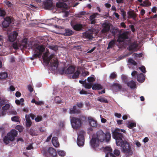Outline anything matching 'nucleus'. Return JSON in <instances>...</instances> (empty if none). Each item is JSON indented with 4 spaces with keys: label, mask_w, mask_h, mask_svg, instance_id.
<instances>
[{
    "label": "nucleus",
    "mask_w": 157,
    "mask_h": 157,
    "mask_svg": "<svg viewBox=\"0 0 157 157\" xmlns=\"http://www.w3.org/2000/svg\"><path fill=\"white\" fill-rule=\"evenodd\" d=\"M120 129H116L112 132L113 138L116 140L117 145L121 147L122 152L125 154L126 157L132 156L133 154L131 144L129 142L123 140L124 139V135L120 133Z\"/></svg>",
    "instance_id": "obj_1"
},
{
    "label": "nucleus",
    "mask_w": 157,
    "mask_h": 157,
    "mask_svg": "<svg viewBox=\"0 0 157 157\" xmlns=\"http://www.w3.org/2000/svg\"><path fill=\"white\" fill-rule=\"evenodd\" d=\"M111 138V134L109 132L105 133L101 130H99L96 133V135L93 136L90 140V143L92 147L95 150L98 151L101 148L98 147L99 142H102L105 140L106 142L109 141Z\"/></svg>",
    "instance_id": "obj_2"
},
{
    "label": "nucleus",
    "mask_w": 157,
    "mask_h": 157,
    "mask_svg": "<svg viewBox=\"0 0 157 157\" xmlns=\"http://www.w3.org/2000/svg\"><path fill=\"white\" fill-rule=\"evenodd\" d=\"M17 135V132L15 129L12 130L10 132L7 134L6 136L4 137V142L6 144H9L10 142L13 141L14 140L15 137Z\"/></svg>",
    "instance_id": "obj_3"
},
{
    "label": "nucleus",
    "mask_w": 157,
    "mask_h": 157,
    "mask_svg": "<svg viewBox=\"0 0 157 157\" xmlns=\"http://www.w3.org/2000/svg\"><path fill=\"white\" fill-rule=\"evenodd\" d=\"M71 122L72 128L76 130H78L81 127L82 122L80 118L73 117L71 119Z\"/></svg>",
    "instance_id": "obj_4"
},
{
    "label": "nucleus",
    "mask_w": 157,
    "mask_h": 157,
    "mask_svg": "<svg viewBox=\"0 0 157 157\" xmlns=\"http://www.w3.org/2000/svg\"><path fill=\"white\" fill-rule=\"evenodd\" d=\"M85 133V132L83 130L80 131L77 133L78 136L77 139V144L79 146H82L84 144V135Z\"/></svg>",
    "instance_id": "obj_5"
},
{
    "label": "nucleus",
    "mask_w": 157,
    "mask_h": 157,
    "mask_svg": "<svg viewBox=\"0 0 157 157\" xmlns=\"http://www.w3.org/2000/svg\"><path fill=\"white\" fill-rule=\"evenodd\" d=\"M44 50L45 48L43 46L38 45L35 49L36 53L33 55V56L35 58H39Z\"/></svg>",
    "instance_id": "obj_6"
},
{
    "label": "nucleus",
    "mask_w": 157,
    "mask_h": 157,
    "mask_svg": "<svg viewBox=\"0 0 157 157\" xmlns=\"http://www.w3.org/2000/svg\"><path fill=\"white\" fill-rule=\"evenodd\" d=\"M129 32L128 31H125L119 35L118 36L117 41L119 43L124 42L125 40L128 38Z\"/></svg>",
    "instance_id": "obj_7"
},
{
    "label": "nucleus",
    "mask_w": 157,
    "mask_h": 157,
    "mask_svg": "<svg viewBox=\"0 0 157 157\" xmlns=\"http://www.w3.org/2000/svg\"><path fill=\"white\" fill-rule=\"evenodd\" d=\"M43 5L45 10H52L54 8L53 3L51 0H45L43 2Z\"/></svg>",
    "instance_id": "obj_8"
},
{
    "label": "nucleus",
    "mask_w": 157,
    "mask_h": 157,
    "mask_svg": "<svg viewBox=\"0 0 157 157\" xmlns=\"http://www.w3.org/2000/svg\"><path fill=\"white\" fill-rule=\"evenodd\" d=\"M93 32L91 30L87 31L83 33L84 38L88 39L89 40H92L93 38Z\"/></svg>",
    "instance_id": "obj_9"
},
{
    "label": "nucleus",
    "mask_w": 157,
    "mask_h": 157,
    "mask_svg": "<svg viewBox=\"0 0 157 157\" xmlns=\"http://www.w3.org/2000/svg\"><path fill=\"white\" fill-rule=\"evenodd\" d=\"M18 35V34L15 31L11 32L8 36V39L10 41L13 42L14 41Z\"/></svg>",
    "instance_id": "obj_10"
},
{
    "label": "nucleus",
    "mask_w": 157,
    "mask_h": 157,
    "mask_svg": "<svg viewBox=\"0 0 157 157\" xmlns=\"http://www.w3.org/2000/svg\"><path fill=\"white\" fill-rule=\"evenodd\" d=\"M128 18V19L132 18L135 20L137 17V14L135 13L133 10H130L127 12Z\"/></svg>",
    "instance_id": "obj_11"
},
{
    "label": "nucleus",
    "mask_w": 157,
    "mask_h": 157,
    "mask_svg": "<svg viewBox=\"0 0 157 157\" xmlns=\"http://www.w3.org/2000/svg\"><path fill=\"white\" fill-rule=\"evenodd\" d=\"M103 29L101 32L103 33H107L110 29V27L109 25L106 23H103L102 25Z\"/></svg>",
    "instance_id": "obj_12"
},
{
    "label": "nucleus",
    "mask_w": 157,
    "mask_h": 157,
    "mask_svg": "<svg viewBox=\"0 0 157 157\" xmlns=\"http://www.w3.org/2000/svg\"><path fill=\"white\" fill-rule=\"evenodd\" d=\"M76 106L74 105L73 108L70 109L69 113L70 114H78L81 113V111L79 109H77Z\"/></svg>",
    "instance_id": "obj_13"
},
{
    "label": "nucleus",
    "mask_w": 157,
    "mask_h": 157,
    "mask_svg": "<svg viewBox=\"0 0 157 157\" xmlns=\"http://www.w3.org/2000/svg\"><path fill=\"white\" fill-rule=\"evenodd\" d=\"M112 87L114 91L117 92L121 89L122 86L120 84L117 83H114L112 86Z\"/></svg>",
    "instance_id": "obj_14"
},
{
    "label": "nucleus",
    "mask_w": 157,
    "mask_h": 157,
    "mask_svg": "<svg viewBox=\"0 0 157 157\" xmlns=\"http://www.w3.org/2000/svg\"><path fill=\"white\" fill-rule=\"evenodd\" d=\"M71 25L73 29L76 31L80 30L83 28V25L81 24H76L75 25H73L72 22H71Z\"/></svg>",
    "instance_id": "obj_15"
},
{
    "label": "nucleus",
    "mask_w": 157,
    "mask_h": 157,
    "mask_svg": "<svg viewBox=\"0 0 157 157\" xmlns=\"http://www.w3.org/2000/svg\"><path fill=\"white\" fill-rule=\"evenodd\" d=\"M75 68L72 66L68 67L65 71V73L66 74H73L75 72Z\"/></svg>",
    "instance_id": "obj_16"
},
{
    "label": "nucleus",
    "mask_w": 157,
    "mask_h": 157,
    "mask_svg": "<svg viewBox=\"0 0 157 157\" xmlns=\"http://www.w3.org/2000/svg\"><path fill=\"white\" fill-rule=\"evenodd\" d=\"M89 124L93 127H96L97 125V121L91 117H88Z\"/></svg>",
    "instance_id": "obj_17"
},
{
    "label": "nucleus",
    "mask_w": 157,
    "mask_h": 157,
    "mask_svg": "<svg viewBox=\"0 0 157 157\" xmlns=\"http://www.w3.org/2000/svg\"><path fill=\"white\" fill-rule=\"evenodd\" d=\"M67 6L66 3L61 2H57L56 4V8H65Z\"/></svg>",
    "instance_id": "obj_18"
},
{
    "label": "nucleus",
    "mask_w": 157,
    "mask_h": 157,
    "mask_svg": "<svg viewBox=\"0 0 157 157\" xmlns=\"http://www.w3.org/2000/svg\"><path fill=\"white\" fill-rule=\"evenodd\" d=\"M59 63V62L57 59H53L51 61L50 63L51 67H54L56 69L58 67Z\"/></svg>",
    "instance_id": "obj_19"
},
{
    "label": "nucleus",
    "mask_w": 157,
    "mask_h": 157,
    "mask_svg": "<svg viewBox=\"0 0 157 157\" xmlns=\"http://www.w3.org/2000/svg\"><path fill=\"white\" fill-rule=\"evenodd\" d=\"M52 144L54 147H59V144L58 141L57 137H53L52 138Z\"/></svg>",
    "instance_id": "obj_20"
},
{
    "label": "nucleus",
    "mask_w": 157,
    "mask_h": 157,
    "mask_svg": "<svg viewBox=\"0 0 157 157\" xmlns=\"http://www.w3.org/2000/svg\"><path fill=\"white\" fill-rule=\"evenodd\" d=\"M74 34L73 31L69 29H65V33H62V35L64 36H70Z\"/></svg>",
    "instance_id": "obj_21"
},
{
    "label": "nucleus",
    "mask_w": 157,
    "mask_h": 157,
    "mask_svg": "<svg viewBox=\"0 0 157 157\" xmlns=\"http://www.w3.org/2000/svg\"><path fill=\"white\" fill-rule=\"evenodd\" d=\"M116 41V40H111L108 44L107 49L113 48L115 46Z\"/></svg>",
    "instance_id": "obj_22"
},
{
    "label": "nucleus",
    "mask_w": 157,
    "mask_h": 157,
    "mask_svg": "<svg viewBox=\"0 0 157 157\" xmlns=\"http://www.w3.org/2000/svg\"><path fill=\"white\" fill-rule=\"evenodd\" d=\"M49 153L51 157H56L57 156L56 152L53 148L50 147L49 148Z\"/></svg>",
    "instance_id": "obj_23"
},
{
    "label": "nucleus",
    "mask_w": 157,
    "mask_h": 157,
    "mask_svg": "<svg viewBox=\"0 0 157 157\" xmlns=\"http://www.w3.org/2000/svg\"><path fill=\"white\" fill-rule=\"evenodd\" d=\"M103 89V86L100 84L95 83L93 85L92 89L93 90H98Z\"/></svg>",
    "instance_id": "obj_24"
},
{
    "label": "nucleus",
    "mask_w": 157,
    "mask_h": 157,
    "mask_svg": "<svg viewBox=\"0 0 157 157\" xmlns=\"http://www.w3.org/2000/svg\"><path fill=\"white\" fill-rule=\"evenodd\" d=\"M137 79L138 82H142L145 79V77L143 74L140 73L137 75Z\"/></svg>",
    "instance_id": "obj_25"
},
{
    "label": "nucleus",
    "mask_w": 157,
    "mask_h": 157,
    "mask_svg": "<svg viewBox=\"0 0 157 157\" xmlns=\"http://www.w3.org/2000/svg\"><path fill=\"white\" fill-rule=\"evenodd\" d=\"M29 133L30 134L33 136H37L39 133V131L30 128L29 131Z\"/></svg>",
    "instance_id": "obj_26"
},
{
    "label": "nucleus",
    "mask_w": 157,
    "mask_h": 157,
    "mask_svg": "<svg viewBox=\"0 0 157 157\" xmlns=\"http://www.w3.org/2000/svg\"><path fill=\"white\" fill-rule=\"evenodd\" d=\"M138 45L135 42L132 43L130 44L129 46V51H132L136 49Z\"/></svg>",
    "instance_id": "obj_27"
},
{
    "label": "nucleus",
    "mask_w": 157,
    "mask_h": 157,
    "mask_svg": "<svg viewBox=\"0 0 157 157\" xmlns=\"http://www.w3.org/2000/svg\"><path fill=\"white\" fill-rule=\"evenodd\" d=\"M127 84L128 86L130 87L131 89H134L136 86L135 82L133 80L127 82Z\"/></svg>",
    "instance_id": "obj_28"
},
{
    "label": "nucleus",
    "mask_w": 157,
    "mask_h": 157,
    "mask_svg": "<svg viewBox=\"0 0 157 157\" xmlns=\"http://www.w3.org/2000/svg\"><path fill=\"white\" fill-rule=\"evenodd\" d=\"M151 2L148 0H145L143 2V3H141L140 6L143 7H148L151 5Z\"/></svg>",
    "instance_id": "obj_29"
},
{
    "label": "nucleus",
    "mask_w": 157,
    "mask_h": 157,
    "mask_svg": "<svg viewBox=\"0 0 157 157\" xmlns=\"http://www.w3.org/2000/svg\"><path fill=\"white\" fill-rule=\"evenodd\" d=\"M8 77V74L6 72H3L0 73V79H4Z\"/></svg>",
    "instance_id": "obj_30"
},
{
    "label": "nucleus",
    "mask_w": 157,
    "mask_h": 157,
    "mask_svg": "<svg viewBox=\"0 0 157 157\" xmlns=\"http://www.w3.org/2000/svg\"><path fill=\"white\" fill-rule=\"evenodd\" d=\"M97 100L98 101L103 103H108L109 102L108 100L104 97H98L97 98Z\"/></svg>",
    "instance_id": "obj_31"
},
{
    "label": "nucleus",
    "mask_w": 157,
    "mask_h": 157,
    "mask_svg": "<svg viewBox=\"0 0 157 157\" xmlns=\"http://www.w3.org/2000/svg\"><path fill=\"white\" fill-rule=\"evenodd\" d=\"M80 74V72L78 70L76 71L75 72L73 73L72 76V78L73 79L77 78H78L79 75Z\"/></svg>",
    "instance_id": "obj_32"
},
{
    "label": "nucleus",
    "mask_w": 157,
    "mask_h": 157,
    "mask_svg": "<svg viewBox=\"0 0 157 157\" xmlns=\"http://www.w3.org/2000/svg\"><path fill=\"white\" fill-rule=\"evenodd\" d=\"M136 123L130 122H128V127L130 129H132L133 127H136Z\"/></svg>",
    "instance_id": "obj_33"
},
{
    "label": "nucleus",
    "mask_w": 157,
    "mask_h": 157,
    "mask_svg": "<svg viewBox=\"0 0 157 157\" xmlns=\"http://www.w3.org/2000/svg\"><path fill=\"white\" fill-rule=\"evenodd\" d=\"M87 81L89 82H93L95 81L94 75H92L91 76L87 78Z\"/></svg>",
    "instance_id": "obj_34"
},
{
    "label": "nucleus",
    "mask_w": 157,
    "mask_h": 157,
    "mask_svg": "<svg viewBox=\"0 0 157 157\" xmlns=\"http://www.w3.org/2000/svg\"><path fill=\"white\" fill-rule=\"evenodd\" d=\"M128 62L135 66L137 65V63L132 59L129 58L128 60Z\"/></svg>",
    "instance_id": "obj_35"
},
{
    "label": "nucleus",
    "mask_w": 157,
    "mask_h": 157,
    "mask_svg": "<svg viewBox=\"0 0 157 157\" xmlns=\"http://www.w3.org/2000/svg\"><path fill=\"white\" fill-rule=\"evenodd\" d=\"M120 11L121 12V14L122 15V16L123 17V19L124 20H126V12L123 9L121 10Z\"/></svg>",
    "instance_id": "obj_36"
},
{
    "label": "nucleus",
    "mask_w": 157,
    "mask_h": 157,
    "mask_svg": "<svg viewBox=\"0 0 157 157\" xmlns=\"http://www.w3.org/2000/svg\"><path fill=\"white\" fill-rule=\"evenodd\" d=\"M11 120L12 121L17 122H20L19 117L18 116H14L11 118Z\"/></svg>",
    "instance_id": "obj_37"
},
{
    "label": "nucleus",
    "mask_w": 157,
    "mask_h": 157,
    "mask_svg": "<svg viewBox=\"0 0 157 157\" xmlns=\"http://www.w3.org/2000/svg\"><path fill=\"white\" fill-rule=\"evenodd\" d=\"M43 155L46 157H50V153H49V149L47 150H44L43 151Z\"/></svg>",
    "instance_id": "obj_38"
},
{
    "label": "nucleus",
    "mask_w": 157,
    "mask_h": 157,
    "mask_svg": "<svg viewBox=\"0 0 157 157\" xmlns=\"http://www.w3.org/2000/svg\"><path fill=\"white\" fill-rule=\"evenodd\" d=\"M15 128L18 130L20 132H21L23 131L24 128L22 126L17 125L15 127Z\"/></svg>",
    "instance_id": "obj_39"
},
{
    "label": "nucleus",
    "mask_w": 157,
    "mask_h": 157,
    "mask_svg": "<svg viewBox=\"0 0 157 157\" xmlns=\"http://www.w3.org/2000/svg\"><path fill=\"white\" fill-rule=\"evenodd\" d=\"M109 77L111 79H114L117 77V75L115 72H112L110 75Z\"/></svg>",
    "instance_id": "obj_40"
},
{
    "label": "nucleus",
    "mask_w": 157,
    "mask_h": 157,
    "mask_svg": "<svg viewBox=\"0 0 157 157\" xmlns=\"http://www.w3.org/2000/svg\"><path fill=\"white\" fill-rule=\"evenodd\" d=\"M86 89H90L92 87L93 85L91 83H85L84 85Z\"/></svg>",
    "instance_id": "obj_41"
},
{
    "label": "nucleus",
    "mask_w": 157,
    "mask_h": 157,
    "mask_svg": "<svg viewBox=\"0 0 157 157\" xmlns=\"http://www.w3.org/2000/svg\"><path fill=\"white\" fill-rule=\"evenodd\" d=\"M99 14L98 13H94L90 16V20H95V18Z\"/></svg>",
    "instance_id": "obj_42"
},
{
    "label": "nucleus",
    "mask_w": 157,
    "mask_h": 157,
    "mask_svg": "<svg viewBox=\"0 0 157 157\" xmlns=\"http://www.w3.org/2000/svg\"><path fill=\"white\" fill-rule=\"evenodd\" d=\"M43 119L42 117L41 116H38L35 118L36 122H39L42 120Z\"/></svg>",
    "instance_id": "obj_43"
},
{
    "label": "nucleus",
    "mask_w": 157,
    "mask_h": 157,
    "mask_svg": "<svg viewBox=\"0 0 157 157\" xmlns=\"http://www.w3.org/2000/svg\"><path fill=\"white\" fill-rule=\"evenodd\" d=\"M8 22H7L6 21H4L2 23V25L3 27L5 28H7L9 25H10V24L8 23Z\"/></svg>",
    "instance_id": "obj_44"
},
{
    "label": "nucleus",
    "mask_w": 157,
    "mask_h": 157,
    "mask_svg": "<svg viewBox=\"0 0 157 157\" xmlns=\"http://www.w3.org/2000/svg\"><path fill=\"white\" fill-rule=\"evenodd\" d=\"M55 101L56 103H61V99L59 96H57L55 99Z\"/></svg>",
    "instance_id": "obj_45"
},
{
    "label": "nucleus",
    "mask_w": 157,
    "mask_h": 157,
    "mask_svg": "<svg viewBox=\"0 0 157 157\" xmlns=\"http://www.w3.org/2000/svg\"><path fill=\"white\" fill-rule=\"evenodd\" d=\"M10 105L9 104H6L4 106L2 107V110H8L10 107Z\"/></svg>",
    "instance_id": "obj_46"
},
{
    "label": "nucleus",
    "mask_w": 157,
    "mask_h": 157,
    "mask_svg": "<svg viewBox=\"0 0 157 157\" xmlns=\"http://www.w3.org/2000/svg\"><path fill=\"white\" fill-rule=\"evenodd\" d=\"M58 153L59 155L63 157L65 155V152L62 150L58 151Z\"/></svg>",
    "instance_id": "obj_47"
},
{
    "label": "nucleus",
    "mask_w": 157,
    "mask_h": 157,
    "mask_svg": "<svg viewBox=\"0 0 157 157\" xmlns=\"http://www.w3.org/2000/svg\"><path fill=\"white\" fill-rule=\"evenodd\" d=\"M104 150L105 151H108V152L111 153L112 152V149L111 147H105L104 148Z\"/></svg>",
    "instance_id": "obj_48"
},
{
    "label": "nucleus",
    "mask_w": 157,
    "mask_h": 157,
    "mask_svg": "<svg viewBox=\"0 0 157 157\" xmlns=\"http://www.w3.org/2000/svg\"><path fill=\"white\" fill-rule=\"evenodd\" d=\"M6 14V13L4 10L0 9V16L4 17Z\"/></svg>",
    "instance_id": "obj_49"
},
{
    "label": "nucleus",
    "mask_w": 157,
    "mask_h": 157,
    "mask_svg": "<svg viewBox=\"0 0 157 157\" xmlns=\"http://www.w3.org/2000/svg\"><path fill=\"white\" fill-rule=\"evenodd\" d=\"M9 115H17V113L16 111L15 110H11L9 111L8 113Z\"/></svg>",
    "instance_id": "obj_50"
},
{
    "label": "nucleus",
    "mask_w": 157,
    "mask_h": 157,
    "mask_svg": "<svg viewBox=\"0 0 157 157\" xmlns=\"http://www.w3.org/2000/svg\"><path fill=\"white\" fill-rule=\"evenodd\" d=\"M32 124V122L31 120L26 121V125L27 127H28V128L30 127V126H31Z\"/></svg>",
    "instance_id": "obj_51"
},
{
    "label": "nucleus",
    "mask_w": 157,
    "mask_h": 157,
    "mask_svg": "<svg viewBox=\"0 0 157 157\" xmlns=\"http://www.w3.org/2000/svg\"><path fill=\"white\" fill-rule=\"evenodd\" d=\"M65 68H62L59 70V72L60 74L62 75L65 73Z\"/></svg>",
    "instance_id": "obj_52"
},
{
    "label": "nucleus",
    "mask_w": 157,
    "mask_h": 157,
    "mask_svg": "<svg viewBox=\"0 0 157 157\" xmlns=\"http://www.w3.org/2000/svg\"><path fill=\"white\" fill-rule=\"evenodd\" d=\"M43 60L44 62L47 65H48L50 61L48 58H44Z\"/></svg>",
    "instance_id": "obj_53"
},
{
    "label": "nucleus",
    "mask_w": 157,
    "mask_h": 157,
    "mask_svg": "<svg viewBox=\"0 0 157 157\" xmlns=\"http://www.w3.org/2000/svg\"><path fill=\"white\" fill-rule=\"evenodd\" d=\"M86 14V12L83 11H81L80 12H79L77 14V15H78V17H81V16L84 15H85Z\"/></svg>",
    "instance_id": "obj_54"
},
{
    "label": "nucleus",
    "mask_w": 157,
    "mask_h": 157,
    "mask_svg": "<svg viewBox=\"0 0 157 157\" xmlns=\"http://www.w3.org/2000/svg\"><path fill=\"white\" fill-rule=\"evenodd\" d=\"M114 153L117 156H118L120 155V152L119 150L117 149H115L114 151Z\"/></svg>",
    "instance_id": "obj_55"
},
{
    "label": "nucleus",
    "mask_w": 157,
    "mask_h": 157,
    "mask_svg": "<svg viewBox=\"0 0 157 157\" xmlns=\"http://www.w3.org/2000/svg\"><path fill=\"white\" fill-rule=\"evenodd\" d=\"M139 68L143 73H145L146 72V70L145 67L144 66H142L140 67H139Z\"/></svg>",
    "instance_id": "obj_56"
},
{
    "label": "nucleus",
    "mask_w": 157,
    "mask_h": 157,
    "mask_svg": "<svg viewBox=\"0 0 157 157\" xmlns=\"http://www.w3.org/2000/svg\"><path fill=\"white\" fill-rule=\"evenodd\" d=\"M5 21H6L7 22H8L10 24L11 23V21L10 18L9 17H7L4 20Z\"/></svg>",
    "instance_id": "obj_57"
},
{
    "label": "nucleus",
    "mask_w": 157,
    "mask_h": 157,
    "mask_svg": "<svg viewBox=\"0 0 157 157\" xmlns=\"http://www.w3.org/2000/svg\"><path fill=\"white\" fill-rule=\"evenodd\" d=\"M134 57H141L142 56V53L137 54L134 53Z\"/></svg>",
    "instance_id": "obj_58"
},
{
    "label": "nucleus",
    "mask_w": 157,
    "mask_h": 157,
    "mask_svg": "<svg viewBox=\"0 0 157 157\" xmlns=\"http://www.w3.org/2000/svg\"><path fill=\"white\" fill-rule=\"evenodd\" d=\"M89 72L88 71H85L82 72V76L85 77L87 75H89Z\"/></svg>",
    "instance_id": "obj_59"
},
{
    "label": "nucleus",
    "mask_w": 157,
    "mask_h": 157,
    "mask_svg": "<svg viewBox=\"0 0 157 157\" xmlns=\"http://www.w3.org/2000/svg\"><path fill=\"white\" fill-rule=\"evenodd\" d=\"M13 47L14 49H17L18 48V46L16 43H14L13 44Z\"/></svg>",
    "instance_id": "obj_60"
},
{
    "label": "nucleus",
    "mask_w": 157,
    "mask_h": 157,
    "mask_svg": "<svg viewBox=\"0 0 157 157\" xmlns=\"http://www.w3.org/2000/svg\"><path fill=\"white\" fill-rule=\"evenodd\" d=\"M49 48L54 50H56L57 49V47L56 46H51Z\"/></svg>",
    "instance_id": "obj_61"
},
{
    "label": "nucleus",
    "mask_w": 157,
    "mask_h": 157,
    "mask_svg": "<svg viewBox=\"0 0 157 157\" xmlns=\"http://www.w3.org/2000/svg\"><path fill=\"white\" fill-rule=\"evenodd\" d=\"M5 4L8 6L11 7L12 6V3L8 1H6L5 2Z\"/></svg>",
    "instance_id": "obj_62"
},
{
    "label": "nucleus",
    "mask_w": 157,
    "mask_h": 157,
    "mask_svg": "<svg viewBox=\"0 0 157 157\" xmlns=\"http://www.w3.org/2000/svg\"><path fill=\"white\" fill-rule=\"evenodd\" d=\"M28 89L30 92L33 91V89L32 86L31 85H29L28 87Z\"/></svg>",
    "instance_id": "obj_63"
},
{
    "label": "nucleus",
    "mask_w": 157,
    "mask_h": 157,
    "mask_svg": "<svg viewBox=\"0 0 157 157\" xmlns=\"http://www.w3.org/2000/svg\"><path fill=\"white\" fill-rule=\"evenodd\" d=\"M129 27L131 29L132 31L134 32L135 31V29L134 28V26L133 25H129Z\"/></svg>",
    "instance_id": "obj_64"
}]
</instances>
